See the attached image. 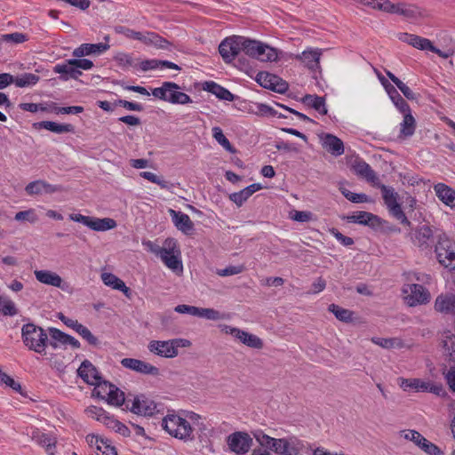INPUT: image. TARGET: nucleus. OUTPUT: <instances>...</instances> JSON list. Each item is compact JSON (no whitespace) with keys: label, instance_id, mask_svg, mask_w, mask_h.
I'll use <instances>...</instances> for the list:
<instances>
[{"label":"nucleus","instance_id":"473e14b6","mask_svg":"<svg viewBox=\"0 0 455 455\" xmlns=\"http://www.w3.org/2000/svg\"><path fill=\"white\" fill-rule=\"evenodd\" d=\"M34 127L36 129H45L58 134L74 132V126L72 124H60L52 121H41L38 123H35Z\"/></svg>","mask_w":455,"mask_h":455},{"label":"nucleus","instance_id":"5701e85b","mask_svg":"<svg viewBox=\"0 0 455 455\" xmlns=\"http://www.w3.org/2000/svg\"><path fill=\"white\" fill-rule=\"evenodd\" d=\"M169 214L175 227L181 232L188 234L194 229V223L188 214L173 209L169 210Z\"/></svg>","mask_w":455,"mask_h":455},{"label":"nucleus","instance_id":"72a5a7b5","mask_svg":"<svg viewBox=\"0 0 455 455\" xmlns=\"http://www.w3.org/2000/svg\"><path fill=\"white\" fill-rule=\"evenodd\" d=\"M403 115V120L401 123L400 134L403 137H411L415 132L416 121L411 115V108L407 111H400Z\"/></svg>","mask_w":455,"mask_h":455},{"label":"nucleus","instance_id":"0e129e2a","mask_svg":"<svg viewBox=\"0 0 455 455\" xmlns=\"http://www.w3.org/2000/svg\"><path fill=\"white\" fill-rule=\"evenodd\" d=\"M115 106H120L130 111H142L143 106L140 103L128 101L126 100H117L114 103Z\"/></svg>","mask_w":455,"mask_h":455},{"label":"nucleus","instance_id":"6e6d98bb","mask_svg":"<svg viewBox=\"0 0 455 455\" xmlns=\"http://www.w3.org/2000/svg\"><path fill=\"white\" fill-rule=\"evenodd\" d=\"M0 381H1V383L5 384L6 386L12 388L14 391H16L25 396V395L22 392L21 385L19 382H16L12 377L7 375L1 370H0Z\"/></svg>","mask_w":455,"mask_h":455},{"label":"nucleus","instance_id":"0eeeda50","mask_svg":"<svg viewBox=\"0 0 455 455\" xmlns=\"http://www.w3.org/2000/svg\"><path fill=\"white\" fill-rule=\"evenodd\" d=\"M379 188L381 190L384 203L388 209L389 213L401 224L411 227V223L403 212L401 204L398 203V194L392 187L380 184Z\"/></svg>","mask_w":455,"mask_h":455},{"label":"nucleus","instance_id":"ddd939ff","mask_svg":"<svg viewBox=\"0 0 455 455\" xmlns=\"http://www.w3.org/2000/svg\"><path fill=\"white\" fill-rule=\"evenodd\" d=\"M126 409L143 416H152L158 411L157 404L144 395H137L133 400L127 399Z\"/></svg>","mask_w":455,"mask_h":455},{"label":"nucleus","instance_id":"ea45409f","mask_svg":"<svg viewBox=\"0 0 455 455\" xmlns=\"http://www.w3.org/2000/svg\"><path fill=\"white\" fill-rule=\"evenodd\" d=\"M387 92L389 98L391 99L392 102L395 104V106L397 108L399 111L409 110V104L405 101V100L400 95V93L393 85H389V87L387 86Z\"/></svg>","mask_w":455,"mask_h":455},{"label":"nucleus","instance_id":"603ef678","mask_svg":"<svg viewBox=\"0 0 455 455\" xmlns=\"http://www.w3.org/2000/svg\"><path fill=\"white\" fill-rule=\"evenodd\" d=\"M0 312L4 315H10L13 316L18 314V310L15 307L14 302L12 300L5 299V298H0Z\"/></svg>","mask_w":455,"mask_h":455},{"label":"nucleus","instance_id":"e433bc0d","mask_svg":"<svg viewBox=\"0 0 455 455\" xmlns=\"http://www.w3.org/2000/svg\"><path fill=\"white\" fill-rule=\"evenodd\" d=\"M435 309L441 313H455V298L438 296L435 302Z\"/></svg>","mask_w":455,"mask_h":455},{"label":"nucleus","instance_id":"423d86ee","mask_svg":"<svg viewBox=\"0 0 455 455\" xmlns=\"http://www.w3.org/2000/svg\"><path fill=\"white\" fill-rule=\"evenodd\" d=\"M179 90L180 86L177 84L173 82H164L161 87L152 90V95L172 104L185 105L191 103L192 100L190 96Z\"/></svg>","mask_w":455,"mask_h":455},{"label":"nucleus","instance_id":"37998d69","mask_svg":"<svg viewBox=\"0 0 455 455\" xmlns=\"http://www.w3.org/2000/svg\"><path fill=\"white\" fill-rule=\"evenodd\" d=\"M39 79L40 77L37 75L25 73L20 76L14 77L13 84L18 87H28L37 84Z\"/></svg>","mask_w":455,"mask_h":455},{"label":"nucleus","instance_id":"aec40b11","mask_svg":"<svg viewBox=\"0 0 455 455\" xmlns=\"http://www.w3.org/2000/svg\"><path fill=\"white\" fill-rule=\"evenodd\" d=\"M77 375L87 384L94 385L100 380L101 377L97 368L89 361L84 360L82 362L77 370Z\"/></svg>","mask_w":455,"mask_h":455},{"label":"nucleus","instance_id":"412c9836","mask_svg":"<svg viewBox=\"0 0 455 455\" xmlns=\"http://www.w3.org/2000/svg\"><path fill=\"white\" fill-rule=\"evenodd\" d=\"M31 439L44 447L49 455H54L57 443L54 436L43 433L39 429H35L32 431Z\"/></svg>","mask_w":455,"mask_h":455},{"label":"nucleus","instance_id":"c9c22d12","mask_svg":"<svg viewBox=\"0 0 455 455\" xmlns=\"http://www.w3.org/2000/svg\"><path fill=\"white\" fill-rule=\"evenodd\" d=\"M205 90L216 95L219 99L232 101L234 100V95L223 86L216 84L215 82H207Z\"/></svg>","mask_w":455,"mask_h":455},{"label":"nucleus","instance_id":"c756f323","mask_svg":"<svg viewBox=\"0 0 455 455\" xmlns=\"http://www.w3.org/2000/svg\"><path fill=\"white\" fill-rule=\"evenodd\" d=\"M437 197L446 205L455 207V190L444 183H438L434 187Z\"/></svg>","mask_w":455,"mask_h":455},{"label":"nucleus","instance_id":"cd10ccee","mask_svg":"<svg viewBox=\"0 0 455 455\" xmlns=\"http://www.w3.org/2000/svg\"><path fill=\"white\" fill-rule=\"evenodd\" d=\"M137 63H138V67L140 68V69L144 72L156 69L159 68H171V69H175V70H180V66H178L177 64H175L172 61H169V60H160L152 59V60H141L140 62L137 61Z\"/></svg>","mask_w":455,"mask_h":455},{"label":"nucleus","instance_id":"9d476101","mask_svg":"<svg viewBox=\"0 0 455 455\" xmlns=\"http://www.w3.org/2000/svg\"><path fill=\"white\" fill-rule=\"evenodd\" d=\"M402 292L405 302L410 307L427 304L430 300L429 291L418 283H407L403 286Z\"/></svg>","mask_w":455,"mask_h":455},{"label":"nucleus","instance_id":"f03ea898","mask_svg":"<svg viewBox=\"0 0 455 455\" xmlns=\"http://www.w3.org/2000/svg\"><path fill=\"white\" fill-rule=\"evenodd\" d=\"M161 427L171 436L184 442L195 439L194 428L190 422L174 411H169L163 419Z\"/></svg>","mask_w":455,"mask_h":455},{"label":"nucleus","instance_id":"6e6552de","mask_svg":"<svg viewBox=\"0 0 455 455\" xmlns=\"http://www.w3.org/2000/svg\"><path fill=\"white\" fill-rule=\"evenodd\" d=\"M438 262L444 267L455 269V243L445 235H440L435 247Z\"/></svg>","mask_w":455,"mask_h":455},{"label":"nucleus","instance_id":"49530a36","mask_svg":"<svg viewBox=\"0 0 455 455\" xmlns=\"http://www.w3.org/2000/svg\"><path fill=\"white\" fill-rule=\"evenodd\" d=\"M329 311L331 312L337 319L342 322L348 323L352 321L353 312L348 309L340 307L335 304H331L329 306Z\"/></svg>","mask_w":455,"mask_h":455},{"label":"nucleus","instance_id":"39448f33","mask_svg":"<svg viewBox=\"0 0 455 455\" xmlns=\"http://www.w3.org/2000/svg\"><path fill=\"white\" fill-rule=\"evenodd\" d=\"M191 342L186 339H172L169 340H151L148 345V350L161 357L174 358L179 355L180 347H188Z\"/></svg>","mask_w":455,"mask_h":455},{"label":"nucleus","instance_id":"2eb2a0df","mask_svg":"<svg viewBox=\"0 0 455 455\" xmlns=\"http://www.w3.org/2000/svg\"><path fill=\"white\" fill-rule=\"evenodd\" d=\"M256 81L260 86L278 93H284L288 90V84L285 81L267 72H259Z\"/></svg>","mask_w":455,"mask_h":455},{"label":"nucleus","instance_id":"79ce46f5","mask_svg":"<svg viewBox=\"0 0 455 455\" xmlns=\"http://www.w3.org/2000/svg\"><path fill=\"white\" fill-rule=\"evenodd\" d=\"M371 341L383 347V348H394V347H403V342L402 339L398 338H390V339H385V338H379V337H373L371 338Z\"/></svg>","mask_w":455,"mask_h":455},{"label":"nucleus","instance_id":"a211bd4d","mask_svg":"<svg viewBox=\"0 0 455 455\" xmlns=\"http://www.w3.org/2000/svg\"><path fill=\"white\" fill-rule=\"evenodd\" d=\"M412 243L419 248L427 249L433 241V230L429 226H419L411 234Z\"/></svg>","mask_w":455,"mask_h":455},{"label":"nucleus","instance_id":"de8ad7c7","mask_svg":"<svg viewBox=\"0 0 455 455\" xmlns=\"http://www.w3.org/2000/svg\"><path fill=\"white\" fill-rule=\"evenodd\" d=\"M442 342L444 355L450 361H455V336L447 335Z\"/></svg>","mask_w":455,"mask_h":455},{"label":"nucleus","instance_id":"774afa93","mask_svg":"<svg viewBox=\"0 0 455 455\" xmlns=\"http://www.w3.org/2000/svg\"><path fill=\"white\" fill-rule=\"evenodd\" d=\"M97 455H117V451L114 446L111 445L109 440L106 439V442L100 446H98Z\"/></svg>","mask_w":455,"mask_h":455},{"label":"nucleus","instance_id":"b1692460","mask_svg":"<svg viewBox=\"0 0 455 455\" xmlns=\"http://www.w3.org/2000/svg\"><path fill=\"white\" fill-rule=\"evenodd\" d=\"M110 45L108 44H82L79 47L76 48L72 54L74 57L82 58L92 54H100L108 50Z\"/></svg>","mask_w":455,"mask_h":455},{"label":"nucleus","instance_id":"c03bdc74","mask_svg":"<svg viewBox=\"0 0 455 455\" xmlns=\"http://www.w3.org/2000/svg\"><path fill=\"white\" fill-rule=\"evenodd\" d=\"M212 137L216 140V141L221 145L227 151L230 152V153H235V149L234 148V147L231 145V143L229 142V140L226 138V136L224 135L222 130L220 127L219 126H215L212 128Z\"/></svg>","mask_w":455,"mask_h":455},{"label":"nucleus","instance_id":"393cba45","mask_svg":"<svg viewBox=\"0 0 455 455\" xmlns=\"http://www.w3.org/2000/svg\"><path fill=\"white\" fill-rule=\"evenodd\" d=\"M322 141L323 148L331 155L339 156L344 153L343 141L338 137L327 133L323 136Z\"/></svg>","mask_w":455,"mask_h":455},{"label":"nucleus","instance_id":"f3484780","mask_svg":"<svg viewBox=\"0 0 455 455\" xmlns=\"http://www.w3.org/2000/svg\"><path fill=\"white\" fill-rule=\"evenodd\" d=\"M121 365L126 369L134 371L136 372L157 376L159 375V369L149 363L134 359V358H124L121 360Z\"/></svg>","mask_w":455,"mask_h":455},{"label":"nucleus","instance_id":"f8f14e48","mask_svg":"<svg viewBox=\"0 0 455 455\" xmlns=\"http://www.w3.org/2000/svg\"><path fill=\"white\" fill-rule=\"evenodd\" d=\"M227 443L235 455H245L251 448L253 440L248 433L236 431L227 437Z\"/></svg>","mask_w":455,"mask_h":455},{"label":"nucleus","instance_id":"6ab92c4d","mask_svg":"<svg viewBox=\"0 0 455 455\" xmlns=\"http://www.w3.org/2000/svg\"><path fill=\"white\" fill-rule=\"evenodd\" d=\"M348 222L366 225L371 228H378L381 225L382 220L377 215L368 212H355L352 215L345 218Z\"/></svg>","mask_w":455,"mask_h":455},{"label":"nucleus","instance_id":"8fccbe9b","mask_svg":"<svg viewBox=\"0 0 455 455\" xmlns=\"http://www.w3.org/2000/svg\"><path fill=\"white\" fill-rule=\"evenodd\" d=\"M109 404L115 406H122L127 403V400L125 399L124 393L121 391L117 387L114 385L113 392L108 395L107 400Z\"/></svg>","mask_w":455,"mask_h":455},{"label":"nucleus","instance_id":"1a4fd4ad","mask_svg":"<svg viewBox=\"0 0 455 455\" xmlns=\"http://www.w3.org/2000/svg\"><path fill=\"white\" fill-rule=\"evenodd\" d=\"M70 220L82 223L93 231L102 232L113 229L116 227V221L111 218H95L84 216L80 213H71L68 216Z\"/></svg>","mask_w":455,"mask_h":455},{"label":"nucleus","instance_id":"58836bf2","mask_svg":"<svg viewBox=\"0 0 455 455\" xmlns=\"http://www.w3.org/2000/svg\"><path fill=\"white\" fill-rule=\"evenodd\" d=\"M251 112L260 116H277L279 118H286V116L278 113L275 109L264 103H255L251 107Z\"/></svg>","mask_w":455,"mask_h":455},{"label":"nucleus","instance_id":"13d9d810","mask_svg":"<svg viewBox=\"0 0 455 455\" xmlns=\"http://www.w3.org/2000/svg\"><path fill=\"white\" fill-rule=\"evenodd\" d=\"M251 196L247 189L244 188L243 189L235 192L229 195V199L235 203L238 207L242 206L243 204L247 201V199Z\"/></svg>","mask_w":455,"mask_h":455},{"label":"nucleus","instance_id":"9b49d317","mask_svg":"<svg viewBox=\"0 0 455 455\" xmlns=\"http://www.w3.org/2000/svg\"><path fill=\"white\" fill-rule=\"evenodd\" d=\"M220 327L223 332L232 335L235 339L251 348L261 349L264 347L263 340L255 334L227 324Z\"/></svg>","mask_w":455,"mask_h":455},{"label":"nucleus","instance_id":"a878e982","mask_svg":"<svg viewBox=\"0 0 455 455\" xmlns=\"http://www.w3.org/2000/svg\"><path fill=\"white\" fill-rule=\"evenodd\" d=\"M35 276L36 280L44 284L51 285L57 288L63 287V280L57 273L52 272L50 270H36Z\"/></svg>","mask_w":455,"mask_h":455},{"label":"nucleus","instance_id":"a18cd8bd","mask_svg":"<svg viewBox=\"0 0 455 455\" xmlns=\"http://www.w3.org/2000/svg\"><path fill=\"white\" fill-rule=\"evenodd\" d=\"M48 332L51 339H48L47 344H49L52 348L56 349L58 347V343L62 345L65 344L67 333L53 327L49 328Z\"/></svg>","mask_w":455,"mask_h":455},{"label":"nucleus","instance_id":"4be33fe9","mask_svg":"<svg viewBox=\"0 0 455 455\" xmlns=\"http://www.w3.org/2000/svg\"><path fill=\"white\" fill-rule=\"evenodd\" d=\"M53 72L60 74V79L62 81H68V79H78L82 76V71L78 70L76 66L69 63V60H66L62 63L56 64L53 67Z\"/></svg>","mask_w":455,"mask_h":455},{"label":"nucleus","instance_id":"7ed1b4c3","mask_svg":"<svg viewBox=\"0 0 455 455\" xmlns=\"http://www.w3.org/2000/svg\"><path fill=\"white\" fill-rule=\"evenodd\" d=\"M148 244L151 251L158 255L167 267L173 271L182 270V262L180 259V250L175 239L167 238L163 247H155L151 242Z\"/></svg>","mask_w":455,"mask_h":455},{"label":"nucleus","instance_id":"864d4df0","mask_svg":"<svg viewBox=\"0 0 455 455\" xmlns=\"http://www.w3.org/2000/svg\"><path fill=\"white\" fill-rule=\"evenodd\" d=\"M140 175L152 183L157 184L161 188H169V182L151 172H141Z\"/></svg>","mask_w":455,"mask_h":455},{"label":"nucleus","instance_id":"4468645a","mask_svg":"<svg viewBox=\"0 0 455 455\" xmlns=\"http://www.w3.org/2000/svg\"><path fill=\"white\" fill-rule=\"evenodd\" d=\"M401 436L404 439L413 442L418 447L428 455H443V451L435 443L426 439L419 432L416 430L401 431Z\"/></svg>","mask_w":455,"mask_h":455},{"label":"nucleus","instance_id":"5fc2aeb1","mask_svg":"<svg viewBox=\"0 0 455 455\" xmlns=\"http://www.w3.org/2000/svg\"><path fill=\"white\" fill-rule=\"evenodd\" d=\"M196 316L214 321L222 318L221 314L218 310L204 307H197Z\"/></svg>","mask_w":455,"mask_h":455},{"label":"nucleus","instance_id":"e2e57ef3","mask_svg":"<svg viewBox=\"0 0 455 455\" xmlns=\"http://www.w3.org/2000/svg\"><path fill=\"white\" fill-rule=\"evenodd\" d=\"M387 13H390V14H397V15H400V16H403L404 17L405 16V12H406V7H407V3H392L391 1H389V4H387Z\"/></svg>","mask_w":455,"mask_h":455},{"label":"nucleus","instance_id":"4d7b16f0","mask_svg":"<svg viewBox=\"0 0 455 455\" xmlns=\"http://www.w3.org/2000/svg\"><path fill=\"white\" fill-rule=\"evenodd\" d=\"M341 194L352 203H365L368 202V196L365 194L353 193L347 188H340Z\"/></svg>","mask_w":455,"mask_h":455},{"label":"nucleus","instance_id":"bb28decb","mask_svg":"<svg viewBox=\"0 0 455 455\" xmlns=\"http://www.w3.org/2000/svg\"><path fill=\"white\" fill-rule=\"evenodd\" d=\"M322 55L321 50H306L301 54L296 56V59L299 60L311 70H316L319 68L320 57Z\"/></svg>","mask_w":455,"mask_h":455},{"label":"nucleus","instance_id":"338daca9","mask_svg":"<svg viewBox=\"0 0 455 455\" xmlns=\"http://www.w3.org/2000/svg\"><path fill=\"white\" fill-rule=\"evenodd\" d=\"M25 191L29 196H36V195L43 194L42 180H37L29 182L26 186Z\"/></svg>","mask_w":455,"mask_h":455},{"label":"nucleus","instance_id":"3c124183","mask_svg":"<svg viewBox=\"0 0 455 455\" xmlns=\"http://www.w3.org/2000/svg\"><path fill=\"white\" fill-rule=\"evenodd\" d=\"M425 17V11L420 7L407 4L406 12L404 18L411 20H418Z\"/></svg>","mask_w":455,"mask_h":455},{"label":"nucleus","instance_id":"69168bd1","mask_svg":"<svg viewBox=\"0 0 455 455\" xmlns=\"http://www.w3.org/2000/svg\"><path fill=\"white\" fill-rule=\"evenodd\" d=\"M69 63L76 66L78 70H89L93 68V62L88 59L75 58L69 59Z\"/></svg>","mask_w":455,"mask_h":455},{"label":"nucleus","instance_id":"7c9ffc66","mask_svg":"<svg viewBox=\"0 0 455 455\" xmlns=\"http://www.w3.org/2000/svg\"><path fill=\"white\" fill-rule=\"evenodd\" d=\"M101 280L103 283L112 289L122 291L126 297H130L131 290L124 282L112 273H102Z\"/></svg>","mask_w":455,"mask_h":455},{"label":"nucleus","instance_id":"c85d7f7f","mask_svg":"<svg viewBox=\"0 0 455 455\" xmlns=\"http://www.w3.org/2000/svg\"><path fill=\"white\" fill-rule=\"evenodd\" d=\"M352 168L357 175L364 178L369 182L374 183L378 180L375 172L370 164L360 158L355 160Z\"/></svg>","mask_w":455,"mask_h":455},{"label":"nucleus","instance_id":"f257e3e1","mask_svg":"<svg viewBox=\"0 0 455 455\" xmlns=\"http://www.w3.org/2000/svg\"><path fill=\"white\" fill-rule=\"evenodd\" d=\"M219 52L226 63L235 61V67L245 73L251 70V64L247 58L241 55L242 52L262 62L275 61L278 58L275 48L242 36L226 37L219 45Z\"/></svg>","mask_w":455,"mask_h":455},{"label":"nucleus","instance_id":"4c0bfd02","mask_svg":"<svg viewBox=\"0 0 455 455\" xmlns=\"http://www.w3.org/2000/svg\"><path fill=\"white\" fill-rule=\"evenodd\" d=\"M426 383L427 381L419 379H399V385L404 391L413 389L417 392H425L427 388Z\"/></svg>","mask_w":455,"mask_h":455},{"label":"nucleus","instance_id":"f704fd0d","mask_svg":"<svg viewBox=\"0 0 455 455\" xmlns=\"http://www.w3.org/2000/svg\"><path fill=\"white\" fill-rule=\"evenodd\" d=\"M302 102L316 111H318L321 115H326L328 110L325 106V100L323 97H320L317 95H310L307 94L303 99Z\"/></svg>","mask_w":455,"mask_h":455},{"label":"nucleus","instance_id":"20e7f679","mask_svg":"<svg viewBox=\"0 0 455 455\" xmlns=\"http://www.w3.org/2000/svg\"><path fill=\"white\" fill-rule=\"evenodd\" d=\"M21 336L24 345L28 349L38 354H45L48 335L43 328L34 323H26L22 326Z\"/></svg>","mask_w":455,"mask_h":455},{"label":"nucleus","instance_id":"dca6fc26","mask_svg":"<svg viewBox=\"0 0 455 455\" xmlns=\"http://www.w3.org/2000/svg\"><path fill=\"white\" fill-rule=\"evenodd\" d=\"M270 450L277 455H298L299 441L294 437L275 438Z\"/></svg>","mask_w":455,"mask_h":455},{"label":"nucleus","instance_id":"bf43d9fd","mask_svg":"<svg viewBox=\"0 0 455 455\" xmlns=\"http://www.w3.org/2000/svg\"><path fill=\"white\" fill-rule=\"evenodd\" d=\"M1 40L7 43L21 44L28 40V36L23 33L15 32L2 35Z\"/></svg>","mask_w":455,"mask_h":455},{"label":"nucleus","instance_id":"09e8293b","mask_svg":"<svg viewBox=\"0 0 455 455\" xmlns=\"http://www.w3.org/2000/svg\"><path fill=\"white\" fill-rule=\"evenodd\" d=\"M114 60L122 68H128L131 67H132V68L138 67L137 61L132 57V55L124 53V52L116 53L114 57Z\"/></svg>","mask_w":455,"mask_h":455},{"label":"nucleus","instance_id":"052dcab7","mask_svg":"<svg viewBox=\"0 0 455 455\" xmlns=\"http://www.w3.org/2000/svg\"><path fill=\"white\" fill-rule=\"evenodd\" d=\"M85 413L87 414L88 417L95 419L96 420L100 421V422L103 421L104 418L108 414V412L105 410H103L102 408L93 406V405L89 406L85 410Z\"/></svg>","mask_w":455,"mask_h":455},{"label":"nucleus","instance_id":"680f3d73","mask_svg":"<svg viewBox=\"0 0 455 455\" xmlns=\"http://www.w3.org/2000/svg\"><path fill=\"white\" fill-rule=\"evenodd\" d=\"M17 221L28 220L30 223H35L37 220V217L33 209H29L28 211H21L15 214L14 217Z\"/></svg>","mask_w":455,"mask_h":455},{"label":"nucleus","instance_id":"a19ab883","mask_svg":"<svg viewBox=\"0 0 455 455\" xmlns=\"http://www.w3.org/2000/svg\"><path fill=\"white\" fill-rule=\"evenodd\" d=\"M95 386L93 394H95L98 397H100L103 400H107L109 394L113 392L114 385L108 381L98 380V383L94 384Z\"/></svg>","mask_w":455,"mask_h":455},{"label":"nucleus","instance_id":"2f4dec72","mask_svg":"<svg viewBox=\"0 0 455 455\" xmlns=\"http://www.w3.org/2000/svg\"><path fill=\"white\" fill-rule=\"evenodd\" d=\"M399 39L417 49L423 51H429V49L432 47V42L429 39L413 34L403 33L399 36Z\"/></svg>","mask_w":455,"mask_h":455}]
</instances>
